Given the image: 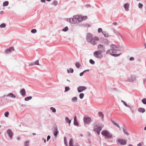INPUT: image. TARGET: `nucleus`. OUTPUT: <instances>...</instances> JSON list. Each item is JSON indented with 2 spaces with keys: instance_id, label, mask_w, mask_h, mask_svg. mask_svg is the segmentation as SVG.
Wrapping results in <instances>:
<instances>
[{
  "instance_id": "50",
  "label": "nucleus",
  "mask_w": 146,
  "mask_h": 146,
  "mask_svg": "<svg viewBox=\"0 0 146 146\" xmlns=\"http://www.w3.org/2000/svg\"><path fill=\"white\" fill-rule=\"evenodd\" d=\"M82 20H85L87 19V17L86 16H84L82 17Z\"/></svg>"
},
{
  "instance_id": "26",
  "label": "nucleus",
  "mask_w": 146,
  "mask_h": 146,
  "mask_svg": "<svg viewBox=\"0 0 146 146\" xmlns=\"http://www.w3.org/2000/svg\"><path fill=\"white\" fill-rule=\"evenodd\" d=\"M67 72L68 73H73L74 72V70L72 68H70L69 69H67Z\"/></svg>"
},
{
  "instance_id": "40",
  "label": "nucleus",
  "mask_w": 146,
  "mask_h": 146,
  "mask_svg": "<svg viewBox=\"0 0 146 146\" xmlns=\"http://www.w3.org/2000/svg\"><path fill=\"white\" fill-rule=\"evenodd\" d=\"M90 62L92 64H93L95 63V62L92 59H90L89 60Z\"/></svg>"
},
{
  "instance_id": "53",
  "label": "nucleus",
  "mask_w": 146,
  "mask_h": 146,
  "mask_svg": "<svg viewBox=\"0 0 146 146\" xmlns=\"http://www.w3.org/2000/svg\"><path fill=\"white\" fill-rule=\"evenodd\" d=\"M50 135H48L47 137V141L50 139Z\"/></svg>"
},
{
  "instance_id": "39",
  "label": "nucleus",
  "mask_w": 146,
  "mask_h": 146,
  "mask_svg": "<svg viewBox=\"0 0 146 146\" xmlns=\"http://www.w3.org/2000/svg\"><path fill=\"white\" fill-rule=\"evenodd\" d=\"M142 102L144 104H146V98L143 99L142 100Z\"/></svg>"
},
{
  "instance_id": "41",
  "label": "nucleus",
  "mask_w": 146,
  "mask_h": 146,
  "mask_svg": "<svg viewBox=\"0 0 146 146\" xmlns=\"http://www.w3.org/2000/svg\"><path fill=\"white\" fill-rule=\"evenodd\" d=\"M64 143L65 145H66V146H68V144L67 143V141H66V137H64Z\"/></svg>"
},
{
  "instance_id": "17",
  "label": "nucleus",
  "mask_w": 146,
  "mask_h": 146,
  "mask_svg": "<svg viewBox=\"0 0 146 146\" xmlns=\"http://www.w3.org/2000/svg\"><path fill=\"white\" fill-rule=\"evenodd\" d=\"M129 4L128 3H127L125 4L124 5V7L125 9V10L126 11H128L129 10Z\"/></svg>"
},
{
  "instance_id": "42",
  "label": "nucleus",
  "mask_w": 146,
  "mask_h": 146,
  "mask_svg": "<svg viewBox=\"0 0 146 146\" xmlns=\"http://www.w3.org/2000/svg\"><path fill=\"white\" fill-rule=\"evenodd\" d=\"M99 38L97 36H95L93 38V40H94L95 41H98L99 40Z\"/></svg>"
},
{
  "instance_id": "60",
  "label": "nucleus",
  "mask_w": 146,
  "mask_h": 146,
  "mask_svg": "<svg viewBox=\"0 0 146 146\" xmlns=\"http://www.w3.org/2000/svg\"><path fill=\"white\" fill-rule=\"evenodd\" d=\"M89 71V69H88V70H84L83 71L84 72H85L87 71Z\"/></svg>"
},
{
  "instance_id": "15",
  "label": "nucleus",
  "mask_w": 146,
  "mask_h": 146,
  "mask_svg": "<svg viewBox=\"0 0 146 146\" xmlns=\"http://www.w3.org/2000/svg\"><path fill=\"white\" fill-rule=\"evenodd\" d=\"M20 93L23 97H24L26 95V91L24 88H23L20 90Z\"/></svg>"
},
{
  "instance_id": "44",
  "label": "nucleus",
  "mask_w": 146,
  "mask_h": 146,
  "mask_svg": "<svg viewBox=\"0 0 146 146\" xmlns=\"http://www.w3.org/2000/svg\"><path fill=\"white\" fill-rule=\"evenodd\" d=\"M68 30V28L67 27H65L64 28L62 31H64L66 32Z\"/></svg>"
},
{
  "instance_id": "57",
  "label": "nucleus",
  "mask_w": 146,
  "mask_h": 146,
  "mask_svg": "<svg viewBox=\"0 0 146 146\" xmlns=\"http://www.w3.org/2000/svg\"><path fill=\"white\" fill-rule=\"evenodd\" d=\"M21 106L22 107H26V105L25 104H22L21 105Z\"/></svg>"
},
{
  "instance_id": "35",
  "label": "nucleus",
  "mask_w": 146,
  "mask_h": 146,
  "mask_svg": "<svg viewBox=\"0 0 146 146\" xmlns=\"http://www.w3.org/2000/svg\"><path fill=\"white\" fill-rule=\"evenodd\" d=\"M65 90L64 91L65 92H66L70 90V88L69 87L66 86L65 88Z\"/></svg>"
},
{
  "instance_id": "61",
  "label": "nucleus",
  "mask_w": 146,
  "mask_h": 146,
  "mask_svg": "<svg viewBox=\"0 0 146 146\" xmlns=\"http://www.w3.org/2000/svg\"><path fill=\"white\" fill-rule=\"evenodd\" d=\"M128 106H129V107H129V108H130V109L131 110V111H132V108L131 107V106H130L128 105Z\"/></svg>"
},
{
  "instance_id": "27",
  "label": "nucleus",
  "mask_w": 146,
  "mask_h": 146,
  "mask_svg": "<svg viewBox=\"0 0 146 146\" xmlns=\"http://www.w3.org/2000/svg\"><path fill=\"white\" fill-rule=\"evenodd\" d=\"M77 98L76 97H74L72 99V101L73 102H77Z\"/></svg>"
},
{
  "instance_id": "12",
  "label": "nucleus",
  "mask_w": 146,
  "mask_h": 146,
  "mask_svg": "<svg viewBox=\"0 0 146 146\" xmlns=\"http://www.w3.org/2000/svg\"><path fill=\"white\" fill-rule=\"evenodd\" d=\"M102 129V127L100 126L98 127L97 128H94L93 129V131H94L96 132L99 135L100 133V131Z\"/></svg>"
},
{
  "instance_id": "32",
  "label": "nucleus",
  "mask_w": 146,
  "mask_h": 146,
  "mask_svg": "<svg viewBox=\"0 0 146 146\" xmlns=\"http://www.w3.org/2000/svg\"><path fill=\"white\" fill-rule=\"evenodd\" d=\"M76 67L77 68H79L80 66V65L78 62H76L75 64Z\"/></svg>"
},
{
  "instance_id": "22",
  "label": "nucleus",
  "mask_w": 146,
  "mask_h": 146,
  "mask_svg": "<svg viewBox=\"0 0 146 146\" xmlns=\"http://www.w3.org/2000/svg\"><path fill=\"white\" fill-rule=\"evenodd\" d=\"M114 32L118 36L119 38H121V35L118 32L115 30H114Z\"/></svg>"
},
{
  "instance_id": "30",
  "label": "nucleus",
  "mask_w": 146,
  "mask_h": 146,
  "mask_svg": "<svg viewBox=\"0 0 146 146\" xmlns=\"http://www.w3.org/2000/svg\"><path fill=\"white\" fill-rule=\"evenodd\" d=\"M102 34L104 35L105 37H108V35L107 33L105 32H102Z\"/></svg>"
},
{
  "instance_id": "62",
  "label": "nucleus",
  "mask_w": 146,
  "mask_h": 146,
  "mask_svg": "<svg viewBox=\"0 0 146 146\" xmlns=\"http://www.w3.org/2000/svg\"><path fill=\"white\" fill-rule=\"evenodd\" d=\"M137 146H141V144L140 143H139L137 144Z\"/></svg>"
},
{
  "instance_id": "1",
  "label": "nucleus",
  "mask_w": 146,
  "mask_h": 146,
  "mask_svg": "<svg viewBox=\"0 0 146 146\" xmlns=\"http://www.w3.org/2000/svg\"><path fill=\"white\" fill-rule=\"evenodd\" d=\"M111 48L108 50L106 52V54L116 53L117 51H121L123 50V48L121 46H118L116 45L111 44L110 45Z\"/></svg>"
},
{
  "instance_id": "10",
  "label": "nucleus",
  "mask_w": 146,
  "mask_h": 146,
  "mask_svg": "<svg viewBox=\"0 0 146 146\" xmlns=\"http://www.w3.org/2000/svg\"><path fill=\"white\" fill-rule=\"evenodd\" d=\"M14 48L13 47H10L9 48H7L6 49L5 51V53L7 54L10 53L13 51H14Z\"/></svg>"
},
{
  "instance_id": "34",
  "label": "nucleus",
  "mask_w": 146,
  "mask_h": 146,
  "mask_svg": "<svg viewBox=\"0 0 146 146\" xmlns=\"http://www.w3.org/2000/svg\"><path fill=\"white\" fill-rule=\"evenodd\" d=\"M84 96V94L82 93H80L79 94V97L81 99L83 98Z\"/></svg>"
},
{
  "instance_id": "9",
  "label": "nucleus",
  "mask_w": 146,
  "mask_h": 146,
  "mask_svg": "<svg viewBox=\"0 0 146 146\" xmlns=\"http://www.w3.org/2000/svg\"><path fill=\"white\" fill-rule=\"evenodd\" d=\"M117 141L118 143L121 145H124L126 144L127 143V141L125 140H123L122 139H118Z\"/></svg>"
},
{
  "instance_id": "47",
  "label": "nucleus",
  "mask_w": 146,
  "mask_h": 146,
  "mask_svg": "<svg viewBox=\"0 0 146 146\" xmlns=\"http://www.w3.org/2000/svg\"><path fill=\"white\" fill-rule=\"evenodd\" d=\"M138 6H139V8L141 9L143 7V5L140 3H139L138 4Z\"/></svg>"
},
{
  "instance_id": "4",
  "label": "nucleus",
  "mask_w": 146,
  "mask_h": 146,
  "mask_svg": "<svg viewBox=\"0 0 146 146\" xmlns=\"http://www.w3.org/2000/svg\"><path fill=\"white\" fill-rule=\"evenodd\" d=\"M102 53L99 50H97L94 52L93 54L96 58L99 59H101L103 56Z\"/></svg>"
},
{
  "instance_id": "5",
  "label": "nucleus",
  "mask_w": 146,
  "mask_h": 146,
  "mask_svg": "<svg viewBox=\"0 0 146 146\" xmlns=\"http://www.w3.org/2000/svg\"><path fill=\"white\" fill-rule=\"evenodd\" d=\"M76 16V15H75L73 16V18H68L67 19V21L72 24L78 23Z\"/></svg>"
},
{
  "instance_id": "51",
  "label": "nucleus",
  "mask_w": 146,
  "mask_h": 146,
  "mask_svg": "<svg viewBox=\"0 0 146 146\" xmlns=\"http://www.w3.org/2000/svg\"><path fill=\"white\" fill-rule=\"evenodd\" d=\"M84 26L85 27H89L90 26V25H88V24H85L84 25Z\"/></svg>"
},
{
  "instance_id": "7",
  "label": "nucleus",
  "mask_w": 146,
  "mask_h": 146,
  "mask_svg": "<svg viewBox=\"0 0 146 146\" xmlns=\"http://www.w3.org/2000/svg\"><path fill=\"white\" fill-rule=\"evenodd\" d=\"M98 50L101 52L102 53L106 51L104 46L101 44H100L98 45Z\"/></svg>"
},
{
  "instance_id": "46",
  "label": "nucleus",
  "mask_w": 146,
  "mask_h": 146,
  "mask_svg": "<svg viewBox=\"0 0 146 146\" xmlns=\"http://www.w3.org/2000/svg\"><path fill=\"white\" fill-rule=\"evenodd\" d=\"M5 116L7 117L8 116L9 114V113L8 111H6L5 113Z\"/></svg>"
},
{
  "instance_id": "6",
  "label": "nucleus",
  "mask_w": 146,
  "mask_h": 146,
  "mask_svg": "<svg viewBox=\"0 0 146 146\" xmlns=\"http://www.w3.org/2000/svg\"><path fill=\"white\" fill-rule=\"evenodd\" d=\"M84 123L87 124H90L92 121L91 118L89 116L84 117L83 118Z\"/></svg>"
},
{
  "instance_id": "18",
  "label": "nucleus",
  "mask_w": 146,
  "mask_h": 146,
  "mask_svg": "<svg viewBox=\"0 0 146 146\" xmlns=\"http://www.w3.org/2000/svg\"><path fill=\"white\" fill-rule=\"evenodd\" d=\"M99 117L101 118L102 120H103L104 115L103 113L102 112L100 111L98 112Z\"/></svg>"
},
{
  "instance_id": "2",
  "label": "nucleus",
  "mask_w": 146,
  "mask_h": 146,
  "mask_svg": "<svg viewBox=\"0 0 146 146\" xmlns=\"http://www.w3.org/2000/svg\"><path fill=\"white\" fill-rule=\"evenodd\" d=\"M86 40L87 42L90 43L93 45H95L96 44V42L94 40H93V36L90 33L87 34L86 37Z\"/></svg>"
},
{
  "instance_id": "63",
  "label": "nucleus",
  "mask_w": 146,
  "mask_h": 146,
  "mask_svg": "<svg viewBox=\"0 0 146 146\" xmlns=\"http://www.w3.org/2000/svg\"><path fill=\"white\" fill-rule=\"evenodd\" d=\"M42 139L44 140V142L45 143L46 142V139H44L43 138H42Z\"/></svg>"
},
{
  "instance_id": "21",
  "label": "nucleus",
  "mask_w": 146,
  "mask_h": 146,
  "mask_svg": "<svg viewBox=\"0 0 146 146\" xmlns=\"http://www.w3.org/2000/svg\"><path fill=\"white\" fill-rule=\"evenodd\" d=\"M74 125L78 126L79 125L76 119V116H75L74 117Z\"/></svg>"
},
{
  "instance_id": "8",
  "label": "nucleus",
  "mask_w": 146,
  "mask_h": 146,
  "mask_svg": "<svg viewBox=\"0 0 146 146\" xmlns=\"http://www.w3.org/2000/svg\"><path fill=\"white\" fill-rule=\"evenodd\" d=\"M87 89V88L85 86H80L77 88L78 92L80 93L85 90Z\"/></svg>"
},
{
  "instance_id": "36",
  "label": "nucleus",
  "mask_w": 146,
  "mask_h": 146,
  "mask_svg": "<svg viewBox=\"0 0 146 146\" xmlns=\"http://www.w3.org/2000/svg\"><path fill=\"white\" fill-rule=\"evenodd\" d=\"M52 4L54 6H56L58 4V2L56 0L54 1L53 2Z\"/></svg>"
},
{
  "instance_id": "24",
  "label": "nucleus",
  "mask_w": 146,
  "mask_h": 146,
  "mask_svg": "<svg viewBox=\"0 0 146 146\" xmlns=\"http://www.w3.org/2000/svg\"><path fill=\"white\" fill-rule=\"evenodd\" d=\"M114 53H109L108 54H111V55L112 56H114V57H117L119 56H120L121 54V53H120L119 54H113Z\"/></svg>"
},
{
  "instance_id": "31",
  "label": "nucleus",
  "mask_w": 146,
  "mask_h": 146,
  "mask_svg": "<svg viewBox=\"0 0 146 146\" xmlns=\"http://www.w3.org/2000/svg\"><path fill=\"white\" fill-rule=\"evenodd\" d=\"M29 141H26L24 143V145L25 146H29Z\"/></svg>"
},
{
  "instance_id": "14",
  "label": "nucleus",
  "mask_w": 146,
  "mask_h": 146,
  "mask_svg": "<svg viewBox=\"0 0 146 146\" xmlns=\"http://www.w3.org/2000/svg\"><path fill=\"white\" fill-rule=\"evenodd\" d=\"M76 19L78 23L82 21V16L78 15H76Z\"/></svg>"
},
{
  "instance_id": "55",
  "label": "nucleus",
  "mask_w": 146,
  "mask_h": 146,
  "mask_svg": "<svg viewBox=\"0 0 146 146\" xmlns=\"http://www.w3.org/2000/svg\"><path fill=\"white\" fill-rule=\"evenodd\" d=\"M35 64V62H32L31 63V64H30V65H29V66H32L33 65H34Z\"/></svg>"
},
{
  "instance_id": "28",
  "label": "nucleus",
  "mask_w": 146,
  "mask_h": 146,
  "mask_svg": "<svg viewBox=\"0 0 146 146\" xmlns=\"http://www.w3.org/2000/svg\"><path fill=\"white\" fill-rule=\"evenodd\" d=\"M9 2L8 1H6L3 2V6H7L9 4Z\"/></svg>"
},
{
  "instance_id": "49",
  "label": "nucleus",
  "mask_w": 146,
  "mask_h": 146,
  "mask_svg": "<svg viewBox=\"0 0 146 146\" xmlns=\"http://www.w3.org/2000/svg\"><path fill=\"white\" fill-rule=\"evenodd\" d=\"M102 28H99L98 29V33H100L101 32H102Z\"/></svg>"
},
{
  "instance_id": "19",
  "label": "nucleus",
  "mask_w": 146,
  "mask_h": 146,
  "mask_svg": "<svg viewBox=\"0 0 146 146\" xmlns=\"http://www.w3.org/2000/svg\"><path fill=\"white\" fill-rule=\"evenodd\" d=\"M65 120L67 123H68L69 125L70 126L71 122V120L69 119L68 117H66L65 118Z\"/></svg>"
},
{
  "instance_id": "59",
  "label": "nucleus",
  "mask_w": 146,
  "mask_h": 146,
  "mask_svg": "<svg viewBox=\"0 0 146 146\" xmlns=\"http://www.w3.org/2000/svg\"><path fill=\"white\" fill-rule=\"evenodd\" d=\"M113 24L115 25H117V23L116 22H114L113 23Z\"/></svg>"
},
{
  "instance_id": "54",
  "label": "nucleus",
  "mask_w": 146,
  "mask_h": 146,
  "mask_svg": "<svg viewBox=\"0 0 146 146\" xmlns=\"http://www.w3.org/2000/svg\"><path fill=\"white\" fill-rule=\"evenodd\" d=\"M134 60V58L133 57H131L129 58V60L130 61H132Z\"/></svg>"
},
{
  "instance_id": "38",
  "label": "nucleus",
  "mask_w": 146,
  "mask_h": 146,
  "mask_svg": "<svg viewBox=\"0 0 146 146\" xmlns=\"http://www.w3.org/2000/svg\"><path fill=\"white\" fill-rule=\"evenodd\" d=\"M123 131L124 132V133L125 134H126L127 135H129V133H128L127 131V130H126V129H123Z\"/></svg>"
},
{
  "instance_id": "37",
  "label": "nucleus",
  "mask_w": 146,
  "mask_h": 146,
  "mask_svg": "<svg viewBox=\"0 0 146 146\" xmlns=\"http://www.w3.org/2000/svg\"><path fill=\"white\" fill-rule=\"evenodd\" d=\"M50 110L52 111V112L53 113H55L56 112V109L53 107H50Z\"/></svg>"
},
{
  "instance_id": "11",
  "label": "nucleus",
  "mask_w": 146,
  "mask_h": 146,
  "mask_svg": "<svg viewBox=\"0 0 146 146\" xmlns=\"http://www.w3.org/2000/svg\"><path fill=\"white\" fill-rule=\"evenodd\" d=\"M7 133L8 135L10 138L11 139L13 136V133L11 129H9L7 130Z\"/></svg>"
},
{
  "instance_id": "52",
  "label": "nucleus",
  "mask_w": 146,
  "mask_h": 146,
  "mask_svg": "<svg viewBox=\"0 0 146 146\" xmlns=\"http://www.w3.org/2000/svg\"><path fill=\"white\" fill-rule=\"evenodd\" d=\"M84 71H83V72H81V73H80V76H82L83 75V74H84Z\"/></svg>"
},
{
  "instance_id": "58",
  "label": "nucleus",
  "mask_w": 146,
  "mask_h": 146,
  "mask_svg": "<svg viewBox=\"0 0 146 146\" xmlns=\"http://www.w3.org/2000/svg\"><path fill=\"white\" fill-rule=\"evenodd\" d=\"M41 1L42 3H45L46 1L45 0H41Z\"/></svg>"
},
{
  "instance_id": "48",
  "label": "nucleus",
  "mask_w": 146,
  "mask_h": 146,
  "mask_svg": "<svg viewBox=\"0 0 146 146\" xmlns=\"http://www.w3.org/2000/svg\"><path fill=\"white\" fill-rule=\"evenodd\" d=\"M35 64L36 65H39V60H36L35 62Z\"/></svg>"
},
{
  "instance_id": "64",
  "label": "nucleus",
  "mask_w": 146,
  "mask_h": 146,
  "mask_svg": "<svg viewBox=\"0 0 146 146\" xmlns=\"http://www.w3.org/2000/svg\"><path fill=\"white\" fill-rule=\"evenodd\" d=\"M3 11H0V14H3Z\"/></svg>"
},
{
  "instance_id": "25",
  "label": "nucleus",
  "mask_w": 146,
  "mask_h": 146,
  "mask_svg": "<svg viewBox=\"0 0 146 146\" xmlns=\"http://www.w3.org/2000/svg\"><path fill=\"white\" fill-rule=\"evenodd\" d=\"M73 140L72 138L70 139L69 142V146H73Z\"/></svg>"
},
{
  "instance_id": "16",
  "label": "nucleus",
  "mask_w": 146,
  "mask_h": 146,
  "mask_svg": "<svg viewBox=\"0 0 146 146\" xmlns=\"http://www.w3.org/2000/svg\"><path fill=\"white\" fill-rule=\"evenodd\" d=\"M135 80V76H131L130 78L128 80L129 82H133Z\"/></svg>"
},
{
  "instance_id": "3",
  "label": "nucleus",
  "mask_w": 146,
  "mask_h": 146,
  "mask_svg": "<svg viewBox=\"0 0 146 146\" xmlns=\"http://www.w3.org/2000/svg\"><path fill=\"white\" fill-rule=\"evenodd\" d=\"M101 133L107 139H110L112 137L111 134L106 130H103L102 131Z\"/></svg>"
},
{
  "instance_id": "45",
  "label": "nucleus",
  "mask_w": 146,
  "mask_h": 146,
  "mask_svg": "<svg viewBox=\"0 0 146 146\" xmlns=\"http://www.w3.org/2000/svg\"><path fill=\"white\" fill-rule=\"evenodd\" d=\"M31 32L33 33H35L36 32V30L35 29H32L31 30Z\"/></svg>"
},
{
  "instance_id": "43",
  "label": "nucleus",
  "mask_w": 146,
  "mask_h": 146,
  "mask_svg": "<svg viewBox=\"0 0 146 146\" xmlns=\"http://www.w3.org/2000/svg\"><path fill=\"white\" fill-rule=\"evenodd\" d=\"M6 26V24L5 23H2L0 25V27L1 28H4Z\"/></svg>"
},
{
  "instance_id": "56",
  "label": "nucleus",
  "mask_w": 146,
  "mask_h": 146,
  "mask_svg": "<svg viewBox=\"0 0 146 146\" xmlns=\"http://www.w3.org/2000/svg\"><path fill=\"white\" fill-rule=\"evenodd\" d=\"M124 104V105L126 107H129L128 105L126 104V103L125 102H124L123 103Z\"/></svg>"
},
{
  "instance_id": "33",
  "label": "nucleus",
  "mask_w": 146,
  "mask_h": 146,
  "mask_svg": "<svg viewBox=\"0 0 146 146\" xmlns=\"http://www.w3.org/2000/svg\"><path fill=\"white\" fill-rule=\"evenodd\" d=\"M112 122L114 125H116L117 127H119V129H120V127L119 126V125L118 124H117L113 121H112Z\"/></svg>"
},
{
  "instance_id": "13",
  "label": "nucleus",
  "mask_w": 146,
  "mask_h": 146,
  "mask_svg": "<svg viewBox=\"0 0 146 146\" xmlns=\"http://www.w3.org/2000/svg\"><path fill=\"white\" fill-rule=\"evenodd\" d=\"M58 131L57 127H55L53 131V133L55 137H56L57 136L58 134Z\"/></svg>"
},
{
  "instance_id": "20",
  "label": "nucleus",
  "mask_w": 146,
  "mask_h": 146,
  "mask_svg": "<svg viewBox=\"0 0 146 146\" xmlns=\"http://www.w3.org/2000/svg\"><path fill=\"white\" fill-rule=\"evenodd\" d=\"M138 111L139 112L143 113L145 111V110L144 108H139L138 109Z\"/></svg>"
},
{
  "instance_id": "23",
  "label": "nucleus",
  "mask_w": 146,
  "mask_h": 146,
  "mask_svg": "<svg viewBox=\"0 0 146 146\" xmlns=\"http://www.w3.org/2000/svg\"><path fill=\"white\" fill-rule=\"evenodd\" d=\"M7 96H9L13 98H16V96L12 93H10L8 94L7 95Z\"/></svg>"
},
{
  "instance_id": "29",
  "label": "nucleus",
  "mask_w": 146,
  "mask_h": 146,
  "mask_svg": "<svg viewBox=\"0 0 146 146\" xmlns=\"http://www.w3.org/2000/svg\"><path fill=\"white\" fill-rule=\"evenodd\" d=\"M32 96H29L28 97H26L25 99V100L26 101H28L29 100L31 99H32Z\"/></svg>"
}]
</instances>
